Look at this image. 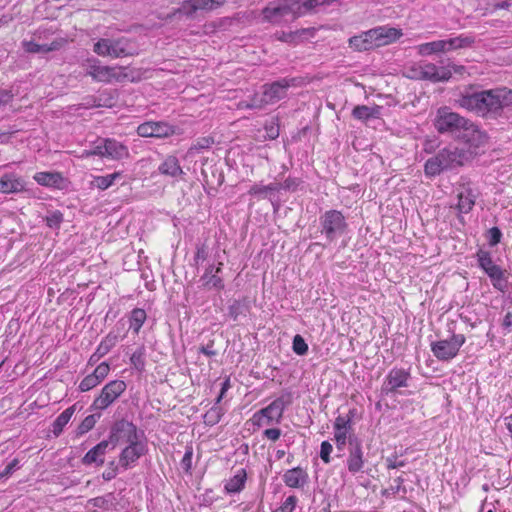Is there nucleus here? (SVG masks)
<instances>
[{
	"mask_svg": "<svg viewBox=\"0 0 512 512\" xmlns=\"http://www.w3.org/2000/svg\"><path fill=\"white\" fill-rule=\"evenodd\" d=\"M263 436L271 441H277L281 436V430L278 428H269L263 432Z\"/></svg>",
	"mask_w": 512,
	"mask_h": 512,
	"instance_id": "774afa93",
	"label": "nucleus"
},
{
	"mask_svg": "<svg viewBox=\"0 0 512 512\" xmlns=\"http://www.w3.org/2000/svg\"><path fill=\"white\" fill-rule=\"evenodd\" d=\"M403 483L404 479L401 476L395 478L393 484L385 491V493L395 495L399 493L401 490L403 491V493H406V489L405 487H403Z\"/></svg>",
	"mask_w": 512,
	"mask_h": 512,
	"instance_id": "bf43d9fd",
	"label": "nucleus"
},
{
	"mask_svg": "<svg viewBox=\"0 0 512 512\" xmlns=\"http://www.w3.org/2000/svg\"><path fill=\"white\" fill-rule=\"evenodd\" d=\"M158 171L161 175L174 179L182 177L185 174L179 164V160L173 155H169L163 160L158 167Z\"/></svg>",
	"mask_w": 512,
	"mask_h": 512,
	"instance_id": "a878e982",
	"label": "nucleus"
},
{
	"mask_svg": "<svg viewBox=\"0 0 512 512\" xmlns=\"http://www.w3.org/2000/svg\"><path fill=\"white\" fill-rule=\"evenodd\" d=\"M110 366L106 362L100 363L92 372L100 382H102L109 374Z\"/></svg>",
	"mask_w": 512,
	"mask_h": 512,
	"instance_id": "680f3d73",
	"label": "nucleus"
},
{
	"mask_svg": "<svg viewBox=\"0 0 512 512\" xmlns=\"http://www.w3.org/2000/svg\"><path fill=\"white\" fill-rule=\"evenodd\" d=\"M19 468V461L17 459H13L9 462L3 471L0 472V480L7 478L10 476L16 469Z\"/></svg>",
	"mask_w": 512,
	"mask_h": 512,
	"instance_id": "0e129e2a",
	"label": "nucleus"
},
{
	"mask_svg": "<svg viewBox=\"0 0 512 512\" xmlns=\"http://www.w3.org/2000/svg\"><path fill=\"white\" fill-rule=\"evenodd\" d=\"M45 221L48 227L58 229L63 222V213L59 210L52 211L45 217Z\"/></svg>",
	"mask_w": 512,
	"mask_h": 512,
	"instance_id": "8fccbe9b",
	"label": "nucleus"
},
{
	"mask_svg": "<svg viewBox=\"0 0 512 512\" xmlns=\"http://www.w3.org/2000/svg\"><path fill=\"white\" fill-rule=\"evenodd\" d=\"M297 0H277L269 3L263 10L264 20L278 24L286 17L291 16L292 19L299 17Z\"/></svg>",
	"mask_w": 512,
	"mask_h": 512,
	"instance_id": "9d476101",
	"label": "nucleus"
},
{
	"mask_svg": "<svg viewBox=\"0 0 512 512\" xmlns=\"http://www.w3.org/2000/svg\"><path fill=\"white\" fill-rule=\"evenodd\" d=\"M349 46L356 51H368L376 48L371 29L349 39Z\"/></svg>",
	"mask_w": 512,
	"mask_h": 512,
	"instance_id": "cd10ccee",
	"label": "nucleus"
},
{
	"mask_svg": "<svg viewBox=\"0 0 512 512\" xmlns=\"http://www.w3.org/2000/svg\"><path fill=\"white\" fill-rule=\"evenodd\" d=\"M354 435L351 431H334V440L336 448L339 451L344 450L347 442L349 443V436Z\"/></svg>",
	"mask_w": 512,
	"mask_h": 512,
	"instance_id": "864d4df0",
	"label": "nucleus"
},
{
	"mask_svg": "<svg viewBox=\"0 0 512 512\" xmlns=\"http://www.w3.org/2000/svg\"><path fill=\"white\" fill-rule=\"evenodd\" d=\"M104 152L105 158L112 160H121L129 156V150L124 144L110 138L104 139Z\"/></svg>",
	"mask_w": 512,
	"mask_h": 512,
	"instance_id": "b1692460",
	"label": "nucleus"
},
{
	"mask_svg": "<svg viewBox=\"0 0 512 512\" xmlns=\"http://www.w3.org/2000/svg\"><path fill=\"white\" fill-rule=\"evenodd\" d=\"M34 180L42 186L58 187L62 176L57 172H38L34 175Z\"/></svg>",
	"mask_w": 512,
	"mask_h": 512,
	"instance_id": "c9c22d12",
	"label": "nucleus"
},
{
	"mask_svg": "<svg viewBox=\"0 0 512 512\" xmlns=\"http://www.w3.org/2000/svg\"><path fill=\"white\" fill-rule=\"evenodd\" d=\"M411 77L433 83L448 81L452 73L447 68H439L433 63L420 62L411 68Z\"/></svg>",
	"mask_w": 512,
	"mask_h": 512,
	"instance_id": "f8f14e48",
	"label": "nucleus"
},
{
	"mask_svg": "<svg viewBox=\"0 0 512 512\" xmlns=\"http://www.w3.org/2000/svg\"><path fill=\"white\" fill-rule=\"evenodd\" d=\"M222 266L223 263L219 262L217 267H215L213 264H210L205 269L204 274L200 277L199 280L202 288L206 290H222L224 288V281L220 276H218V274L222 271Z\"/></svg>",
	"mask_w": 512,
	"mask_h": 512,
	"instance_id": "412c9836",
	"label": "nucleus"
},
{
	"mask_svg": "<svg viewBox=\"0 0 512 512\" xmlns=\"http://www.w3.org/2000/svg\"><path fill=\"white\" fill-rule=\"evenodd\" d=\"M478 193L473 189L469 183L460 185L458 189L457 197V209L460 213H469L476 202Z\"/></svg>",
	"mask_w": 512,
	"mask_h": 512,
	"instance_id": "4be33fe9",
	"label": "nucleus"
},
{
	"mask_svg": "<svg viewBox=\"0 0 512 512\" xmlns=\"http://www.w3.org/2000/svg\"><path fill=\"white\" fill-rule=\"evenodd\" d=\"M223 415L222 408L218 404H214L205 414V422L210 425L217 424Z\"/></svg>",
	"mask_w": 512,
	"mask_h": 512,
	"instance_id": "49530a36",
	"label": "nucleus"
},
{
	"mask_svg": "<svg viewBox=\"0 0 512 512\" xmlns=\"http://www.w3.org/2000/svg\"><path fill=\"white\" fill-rule=\"evenodd\" d=\"M140 439H145L144 432L139 430L133 422L120 419L111 426L107 442L113 450L118 445H128Z\"/></svg>",
	"mask_w": 512,
	"mask_h": 512,
	"instance_id": "39448f33",
	"label": "nucleus"
},
{
	"mask_svg": "<svg viewBox=\"0 0 512 512\" xmlns=\"http://www.w3.org/2000/svg\"><path fill=\"white\" fill-rule=\"evenodd\" d=\"M371 31L376 48L389 45L397 41L403 35L401 29L389 26H378L371 29Z\"/></svg>",
	"mask_w": 512,
	"mask_h": 512,
	"instance_id": "aec40b11",
	"label": "nucleus"
},
{
	"mask_svg": "<svg viewBox=\"0 0 512 512\" xmlns=\"http://www.w3.org/2000/svg\"><path fill=\"white\" fill-rule=\"evenodd\" d=\"M485 273L491 280L493 287L501 292H505L508 288V280L506 270H503L499 265H494Z\"/></svg>",
	"mask_w": 512,
	"mask_h": 512,
	"instance_id": "c85d7f7f",
	"label": "nucleus"
},
{
	"mask_svg": "<svg viewBox=\"0 0 512 512\" xmlns=\"http://www.w3.org/2000/svg\"><path fill=\"white\" fill-rule=\"evenodd\" d=\"M100 380L93 374L87 375L79 384L81 392H87L100 384Z\"/></svg>",
	"mask_w": 512,
	"mask_h": 512,
	"instance_id": "3c124183",
	"label": "nucleus"
},
{
	"mask_svg": "<svg viewBox=\"0 0 512 512\" xmlns=\"http://www.w3.org/2000/svg\"><path fill=\"white\" fill-rule=\"evenodd\" d=\"M146 450L147 446L145 439H140L134 443L126 445L119 455V464L124 469H128L131 464L135 463L146 453Z\"/></svg>",
	"mask_w": 512,
	"mask_h": 512,
	"instance_id": "6ab92c4d",
	"label": "nucleus"
},
{
	"mask_svg": "<svg viewBox=\"0 0 512 512\" xmlns=\"http://www.w3.org/2000/svg\"><path fill=\"white\" fill-rule=\"evenodd\" d=\"M246 479V471L244 469L238 470L233 477L226 481L225 491L229 494L240 492L244 488Z\"/></svg>",
	"mask_w": 512,
	"mask_h": 512,
	"instance_id": "2f4dec72",
	"label": "nucleus"
},
{
	"mask_svg": "<svg viewBox=\"0 0 512 512\" xmlns=\"http://www.w3.org/2000/svg\"><path fill=\"white\" fill-rule=\"evenodd\" d=\"M290 395H282L272 401L268 406L255 412L251 418L254 426H270L279 424L282 420L285 408L290 405Z\"/></svg>",
	"mask_w": 512,
	"mask_h": 512,
	"instance_id": "6e6552de",
	"label": "nucleus"
},
{
	"mask_svg": "<svg viewBox=\"0 0 512 512\" xmlns=\"http://www.w3.org/2000/svg\"><path fill=\"white\" fill-rule=\"evenodd\" d=\"M387 469H397L404 467L406 462L404 460H400L397 455L389 456L385 459Z\"/></svg>",
	"mask_w": 512,
	"mask_h": 512,
	"instance_id": "e2e57ef3",
	"label": "nucleus"
},
{
	"mask_svg": "<svg viewBox=\"0 0 512 512\" xmlns=\"http://www.w3.org/2000/svg\"><path fill=\"white\" fill-rule=\"evenodd\" d=\"M174 127L167 122L148 121L142 123L137 128V134L141 137L165 138L173 135Z\"/></svg>",
	"mask_w": 512,
	"mask_h": 512,
	"instance_id": "a211bd4d",
	"label": "nucleus"
},
{
	"mask_svg": "<svg viewBox=\"0 0 512 512\" xmlns=\"http://www.w3.org/2000/svg\"><path fill=\"white\" fill-rule=\"evenodd\" d=\"M479 267L485 271L496 265L492 259L491 253L485 250H478L476 253Z\"/></svg>",
	"mask_w": 512,
	"mask_h": 512,
	"instance_id": "c03bdc74",
	"label": "nucleus"
},
{
	"mask_svg": "<svg viewBox=\"0 0 512 512\" xmlns=\"http://www.w3.org/2000/svg\"><path fill=\"white\" fill-rule=\"evenodd\" d=\"M320 232L331 243L346 233L348 224L339 210H328L319 218Z\"/></svg>",
	"mask_w": 512,
	"mask_h": 512,
	"instance_id": "1a4fd4ad",
	"label": "nucleus"
},
{
	"mask_svg": "<svg viewBox=\"0 0 512 512\" xmlns=\"http://www.w3.org/2000/svg\"><path fill=\"white\" fill-rule=\"evenodd\" d=\"M76 410V405H72L65 409L53 422L52 424V432L53 434L58 437L64 427L68 424L71 417L73 416L74 412Z\"/></svg>",
	"mask_w": 512,
	"mask_h": 512,
	"instance_id": "473e14b6",
	"label": "nucleus"
},
{
	"mask_svg": "<svg viewBox=\"0 0 512 512\" xmlns=\"http://www.w3.org/2000/svg\"><path fill=\"white\" fill-rule=\"evenodd\" d=\"M146 320V312L143 309L135 308L131 312L130 317V329L134 331V333H138L141 329L142 325Z\"/></svg>",
	"mask_w": 512,
	"mask_h": 512,
	"instance_id": "a19ab883",
	"label": "nucleus"
},
{
	"mask_svg": "<svg viewBox=\"0 0 512 512\" xmlns=\"http://www.w3.org/2000/svg\"><path fill=\"white\" fill-rule=\"evenodd\" d=\"M380 110L381 107L379 106L368 107L366 105H358L353 109L352 115L355 119L365 121L370 118H377L380 115Z\"/></svg>",
	"mask_w": 512,
	"mask_h": 512,
	"instance_id": "4c0bfd02",
	"label": "nucleus"
},
{
	"mask_svg": "<svg viewBox=\"0 0 512 512\" xmlns=\"http://www.w3.org/2000/svg\"><path fill=\"white\" fill-rule=\"evenodd\" d=\"M292 349L297 355L303 356L308 352V345L304 338L297 334L293 338Z\"/></svg>",
	"mask_w": 512,
	"mask_h": 512,
	"instance_id": "603ef678",
	"label": "nucleus"
},
{
	"mask_svg": "<svg viewBox=\"0 0 512 512\" xmlns=\"http://www.w3.org/2000/svg\"><path fill=\"white\" fill-rule=\"evenodd\" d=\"M445 42L443 40L423 43L417 46V52L421 56H429L439 52H446Z\"/></svg>",
	"mask_w": 512,
	"mask_h": 512,
	"instance_id": "58836bf2",
	"label": "nucleus"
},
{
	"mask_svg": "<svg viewBox=\"0 0 512 512\" xmlns=\"http://www.w3.org/2000/svg\"><path fill=\"white\" fill-rule=\"evenodd\" d=\"M118 335L114 332H109L105 338L98 345L95 353L92 355V358L97 357V359L102 358L106 354L110 352V350L117 344Z\"/></svg>",
	"mask_w": 512,
	"mask_h": 512,
	"instance_id": "72a5a7b5",
	"label": "nucleus"
},
{
	"mask_svg": "<svg viewBox=\"0 0 512 512\" xmlns=\"http://www.w3.org/2000/svg\"><path fill=\"white\" fill-rule=\"evenodd\" d=\"M214 144V140L210 137H203L197 140V142L193 145L191 149L200 151L203 149H208Z\"/></svg>",
	"mask_w": 512,
	"mask_h": 512,
	"instance_id": "69168bd1",
	"label": "nucleus"
},
{
	"mask_svg": "<svg viewBox=\"0 0 512 512\" xmlns=\"http://www.w3.org/2000/svg\"><path fill=\"white\" fill-rule=\"evenodd\" d=\"M226 0H186L183 1L179 8L173 12V16H185L187 18H194L199 10H212L215 7L221 6Z\"/></svg>",
	"mask_w": 512,
	"mask_h": 512,
	"instance_id": "2eb2a0df",
	"label": "nucleus"
},
{
	"mask_svg": "<svg viewBox=\"0 0 512 512\" xmlns=\"http://www.w3.org/2000/svg\"><path fill=\"white\" fill-rule=\"evenodd\" d=\"M126 387V383L123 380H112L108 382L102 388L100 395L94 399L91 409L105 410L124 393Z\"/></svg>",
	"mask_w": 512,
	"mask_h": 512,
	"instance_id": "ddd939ff",
	"label": "nucleus"
},
{
	"mask_svg": "<svg viewBox=\"0 0 512 512\" xmlns=\"http://www.w3.org/2000/svg\"><path fill=\"white\" fill-rule=\"evenodd\" d=\"M296 503L297 497L294 495L289 496L275 512H293Z\"/></svg>",
	"mask_w": 512,
	"mask_h": 512,
	"instance_id": "4d7b16f0",
	"label": "nucleus"
},
{
	"mask_svg": "<svg viewBox=\"0 0 512 512\" xmlns=\"http://www.w3.org/2000/svg\"><path fill=\"white\" fill-rule=\"evenodd\" d=\"M284 483L291 488L303 487L308 481L307 472L300 468L295 467L287 470L283 475Z\"/></svg>",
	"mask_w": 512,
	"mask_h": 512,
	"instance_id": "bb28decb",
	"label": "nucleus"
},
{
	"mask_svg": "<svg viewBox=\"0 0 512 512\" xmlns=\"http://www.w3.org/2000/svg\"><path fill=\"white\" fill-rule=\"evenodd\" d=\"M443 41L446 44V52H448L461 48L471 47L474 44L475 39L472 36L462 34L454 38L445 39Z\"/></svg>",
	"mask_w": 512,
	"mask_h": 512,
	"instance_id": "f704fd0d",
	"label": "nucleus"
},
{
	"mask_svg": "<svg viewBox=\"0 0 512 512\" xmlns=\"http://www.w3.org/2000/svg\"><path fill=\"white\" fill-rule=\"evenodd\" d=\"M366 459L363 451L362 441L356 435L349 436L348 456L346 466L351 474L363 471Z\"/></svg>",
	"mask_w": 512,
	"mask_h": 512,
	"instance_id": "4468645a",
	"label": "nucleus"
},
{
	"mask_svg": "<svg viewBox=\"0 0 512 512\" xmlns=\"http://www.w3.org/2000/svg\"><path fill=\"white\" fill-rule=\"evenodd\" d=\"M25 189V182L21 177L9 173L0 177V193H18Z\"/></svg>",
	"mask_w": 512,
	"mask_h": 512,
	"instance_id": "393cba45",
	"label": "nucleus"
},
{
	"mask_svg": "<svg viewBox=\"0 0 512 512\" xmlns=\"http://www.w3.org/2000/svg\"><path fill=\"white\" fill-rule=\"evenodd\" d=\"M295 82V78H282L271 84H265L263 85L262 97L258 98L255 96L245 107L249 109H260L267 104L275 103L286 97L288 88L294 86Z\"/></svg>",
	"mask_w": 512,
	"mask_h": 512,
	"instance_id": "0eeeda50",
	"label": "nucleus"
},
{
	"mask_svg": "<svg viewBox=\"0 0 512 512\" xmlns=\"http://www.w3.org/2000/svg\"><path fill=\"white\" fill-rule=\"evenodd\" d=\"M449 339L438 340L431 343V351L439 361H450L455 358L460 348L466 342L463 334H456L452 329Z\"/></svg>",
	"mask_w": 512,
	"mask_h": 512,
	"instance_id": "9b49d317",
	"label": "nucleus"
},
{
	"mask_svg": "<svg viewBox=\"0 0 512 512\" xmlns=\"http://www.w3.org/2000/svg\"><path fill=\"white\" fill-rule=\"evenodd\" d=\"M209 255V248L205 242L198 243L196 245V252L193 258L194 265L198 266L200 263L204 262Z\"/></svg>",
	"mask_w": 512,
	"mask_h": 512,
	"instance_id": "09e8293b",
	"label": "nucleus"
},
{
	"mask_svg": "<svg viewBox=\"0 0 512 512\" xmlns=\"http://www.w3.org/2000/svg\"><path fill=\"white\" fill-rule=\"evenodd\" d=\"M109 450H111L109 443L107 440H103L84 455L82 463L84 465L96 464L101 466L104 464V456Z\"/></svg>",
	"mask_w": 512,
	"mask_h": 512,
	"instance_id": "5701e85b",
	"label": "nucleus"
},
{
	"mask_svg": "<svg viewBox=\"0 0 512 512\" xmlns=\"http://www.w3.org/2000/svg\"><path fill=\"white\" fill-rule=\"evenodd\" d=\"M301 180L299 178L288 177L283 183H278L280 190L296 191Z\"/></svg>",
	"mask_w": 512,
	"mask_h": 512,
	"instance_id": "5fc2aeb1",
	"label": "nucleus"
},
{
	"mask_svg": "<svg viewBox=\"0 0 512 512\" xmlns=\"http://www.w3.org/2000/svg\"><path fill=\"white\" fill-rule=\"evenodd\" d=\"M467 160L468 155L463 149L444 148L426 160L424 172L428 177H435L446 170L463 166Z\"/></svg>",
	"mask_w": 512,
	"mask_h": 512,
	"instance_id": "20e7f679",
	"label": "nucleus"
},
{
	"mask_svg": "<svg viewBox=\"0 0 512 512\" xmlns=\"http://www.w3.org/2000/svg\"><path fill=\"white\" fill-rule=\"evenodd\" d=\"M93 51L102 57L123 58L137 54L136 48L126 37L101 38L93 46Z\"/></svg>",
	"mask_w": 512,
	"mask_h": 512,
	"instance_id": "423d86ee",
	"label": "nucleus"
},
{
	"mask_svg": "<svg viewBox=\"0 0 512 512\" xmlns=\"http://www.w3.org/2000/svg\"><path fill=\"white\" fill-rule=\"evenodd\" d=\"M280 191L278 182H273L268 185L254 184L249 189L248 193L252 196H258L262 199H269L273 203V194Z\"/></svg>",
	"mask_w": 512,
	"mask_h": 512,
	"instance_id": "7c9ffc66",
	"label": "nucleus"
},
{
	"mask_svg": "<svg viewBox=\"0 0 512 512\" xmlns=\"http://www.w3.org/2000/svg\"><path fill=\"white\" fill-rule=\"evenodd\" d=\"M459 108L486 120H496L503 115L504 109L512 105V89L498 87L480 90L466 87L454 100Z\"/></svg>",
	"mask_w": 512,
	"mask_h": 512,
	"instance_id": "f257e3e1",
	"label": "nucleus"
},
{
	"mask_svg": "<svg viewBox=\"0 0 512 512\" xmlns=\"http://www.w3.org/2000/svg\"><path fill=\"white\" fill-rule=\"evenodd\" d=\"M502 232L498 227H492L488 230V242L490 246H496L500 243Z\"/></svg>",
	"mask_w": 512,
	"mask_h": 512,
	"instance_id": "13d9d810",
	"label": "nucleus"
},
{
	"mask_svg": "<svg viewBox=\"0 0 512 512\" xmlns=\"http://www.w3.org/2000/svg\"><path fill=\"white\" fill-rule=\"evenodd\" d=\"M333 450V446L328 441H323L320 447V458L324 461V463L328 464L331 462L330 454Z\"/></svg>",
	"mask_w": 512,
	"mask_h": 512,
	"instance_id": "6e6d98bb",
	"label": "nucleus"
},
{
	"mask_svg": "<svg viewBox=\"0 0 512 512\" xmlns=\"http://www.w3.org/2000/svg\"><path fill=\"white\" fill-rule=\"evenodd\" d=\"M192 457H193V449L188 447L184 453V456L181 460V467L185 472H190L192 468Z\"/></svg>",
	"mask_w": 512,
	"mask_h": 512,
	"instance_id": "052dcab7",
	"label": "nucleus"
},
{
	"mask_svg": "<svg viewBox=\"0 0 512 512\" xmlns=\"http://www.w3.org/2000/svg\"><path fill=\"white\" fill-rule=\"evenodd\" d=\"M434 127L439 133L450 134L474 148L484 146L488 140L487 134L481 131L477 124L453 112L449 107L437 110Z\"/></svg>",
	"mask_w": 512,
	"mask_h": 512,
	"instance_id": "f03ea898",
	"label": "nucleus"
},
{
	"mask_svg": "<svg viewBox=\"0 0 512 512\" xmlns=\"http://www.w3.org/2000/svg\"><path fill=\"white\" fill-rule=\"evenodd\" d=\"M88 505L103 510H109L115 505V497L112 493H108L88 500Z\"/></svg>",
	"mask_w": 512,
	"mask_h": 512,
	"instance_id": "ea45409f",
	"label": "nucleus"
},
{
	"mask_svg": "<svg viewBox=\"0 0 512 512\" xmlns=\"http://www.w3.org/2000/svg\"><path fill=\"white\" fill-rule=\"evenodd\" d=\"M64 43L63 39L54 40L49 44H38L34 41H23L22 46L28 53H47L59 50Z\"/></svg>",
	"mask_w": 512,
	"mask_h": 512,
	"instance_id": "c756f323",
	"label": "nucleus"
},
{
	"mask_svg": "<svg viewBox=\"0 0 512 512\" xmlns=\"http://www.w3.org/2000/svg\"><path fill=\"white\" fill-rule=\"evenodd\" d=\"M354 410H350L347 416L339 415L333 424L334 431H351Z\"/></svg>",
	"mask_w": 512,
	"mask_h": 512,
	"instance_id": "79ce46f5",
	"label": "nucleus"
},
{
	"mask_svg": "<svg viewBox=\"0 0 512 512\" xmlns=\"http://www.w3.org/2000/svg\"><path fill=\"white\" fill-rule=\"evenodd\" d=\"M467 160L468 155L463 149L444 148L426 160L424 172L428 177H435L446 170L463 166Z\"/></svg>",
	"mask_w": 512,
	"mask_h": 512,
	"instance_id": "7ed1b4c3",
	"label": "nucleus"
},
{
	"mask_svg": "<svg viewBox=\"0 0 512 512\" xmlns=\"http://www.w3.org/2000/svg\"><path fill=\"white\" fill-rule=\"evenodd\" d=\"M100 417V415L96 416L94 414L86 416L82 422L79 424L77 428V433L79 435H83L87 432H89L96 424L97 419Z\"/></svg>",
	"mask_w": 512,
	"mask_h": 512,
	"instance_id": "de8ad7c7",
	"label": "nucleus"
},
{
	"mask_svg": "<svg viewBox=\"0 0 512 512\" xmlns=\"http://www.w3.org/2000/svg\"><path fill=\"white\" fill-rule=\"evenodd\" d=\"M410 378L411 374L408 370L393 368L386 375L381 387V392L386 395L394 394L399 388L408 387Z\"/></svg>",
	"mask_w": 512,
	"mask_h": 512,
	"instance_id": "dca6fc26",
	"label": "nucleus"
},
{
	"mask_svg": "<svg viewBox=\"0 0 512 512\" xmlns=\"http://www.w3.org/2000/svg\"><path fill=\"white\" fill-rule=\"evenodd\" d=\"M247 305L240 300H234L228 307V315L233 320H237L240 315H245Z\"/></svg>",
	"mask_w": 512,
	"mask_h": 512,
	"instance_id": "a18cd8bd",
	"label": "nucleus"
},
{
	"mask_svg": "<svg viewBox=\"0 0 512 512\" xmlns=\"http://www.w3.org/2000/svg\"><path fill=\"white\" fill-rule=\"evenodd\" d=\"M145 354L144 346L138 347L130 357L131 365L139 372H142L145 367Z\"/></svg>",
	"mask_w": 512,
	"mask_h": 512,
	"instance_id": "37998d69",
	"label": "nucleus"
},
{
	"mask_svg": "<svg viewBox=\"0 0 512 512\" xmlns=\"http://www.w3.org/2000/svg\"><path fill=\"white\" fill-rule=\"evenodd\" d=\"M122 177L121 172H114L105 176H94L90 186L99 190H106L111 187L117 179Z\"/></svg>",
	"mask_w": 512,
	"mask_h": 512,
	"instance_id": "e433bc0d",
	"label": "nucleus"
},
{
	"mask_svg": "<svg viewBox=\"0 0 512 512\" xmlns=\"http://www.w3.org/2000/svg\"><path fill=\"white\" fill-rule=\"evenodd\" d=\"M86 74L96 81L105 83H110L113 79H120V76L116 73V68L100 65L99 60L95 58L87 60Z\"/></svg>",
	"mask_w": 512,
	"mask_h": 512,
	"instance_id": "f3484780",
	"label": "nucleus"
},
{
	"mask_svg": "<svg viewBox=\"0 0 512 512\" xmlns=\"http://www.w3.org/2000/svg\"><path fill=\"white\" fill-rule=\"evenodd\" d=\"M90 153L93 154V156H99L102 158H105V152H104V139H100L92 149H90Z\"/></svg>",
	"mask_w": 512,
	"mask_h": 512,
	"instance_id": "338daca9",
	"label": "nucleus"
}]
</instances>
